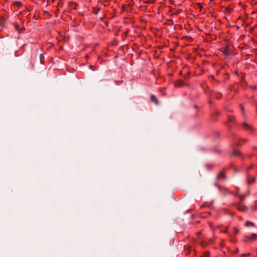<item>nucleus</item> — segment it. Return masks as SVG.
<instances>
[{
  "label": "nucleus",
  "mask_w": 257,
  "mask_h": 257,
  "mask_svg": "<svg viewBox=\"0 0 257 257\" xmlns=\"http://www.w3.org/2000/svg\"><path fill=\"white\" fill-rule=\"evenodd\" d=\"M250 255V253H243L241 255V257H247V256H249Z\"/></svg>",
  "instance_id": "obj_13"
},
{
  "label": "nucleus",
  "mask_w": 257,
  "mask_h": 257,
  "mask_svg": "<svg viewBox=\"0 0 257 257\" xmlns=\"http://www.w3.org/2000/svg\"><path fill=\"white\" fill-rule=\"evenodd\" d=\"M180 82V83H181V84H182V83H183V82L182 81H181Z\"/></svg>",
  "instance_id": "obj_24"
},
{
  "label": "nucleus",
  "mask_w": 257,
  "mask_h": 257,
  "mask_svg": "<svg viewBox=\"0 0 257 257\" xmlns=\"http://www.w3.org/2000/svg\"><path fill=\"white\" fill-rule=\"evenodd\" d=\"M253 149L257 150V147H253Z\"/></svg>",
  "instance_id": "obj_20"
},
{
  "label": "nucleus",
  "mask_w": 257,
  "mask_h": 257,
  "mask_svg": "<svg viewBox=\"0 0 257 257\" xmlns=\"http://www.w3.org/2000/svg\"><path fill=\"white\" fill-rule=\"evenodd\" d=\"M257 239V234L252 233L250 235H245L243 237V241L245 242H251Z\"/></svg>",
  "instance_id": "obj_1"
},
{
  "label": "nucleus",
  "mask_w": 257,
  "mask_h": 257,
  "mask_svg": "<svg viewBox=\"0 0 257 257\" xmlns=\"http://www.w3.org/2000/svg\"><path fill=\"white\" fill-rule=\"evenodd\" d=\"M255 179L254 177L248 176L247 178V183L250 184L254 182Z\"/></svg>",
  "instance_id": "obj_6"
},
{
  "label": "nucleus",
  "mask_w": 257,
  "mask_h": 257,
  "mask_svg": "<svg viewBox=\"0 0 257 257\" xmlns=\"http://www.w3.org/2000/svg\"><path fill=\"white\" fill-rule=\"evenodd\" d=\"M234 118V116H228V121L230 122V121H233Z\"/></svg>",
  "instance_id": "obj_12"
},
{
  "label": "nucleus",
  "mask_w": 257,
  "mask_h": 257,
  "mask_svg": "<svg viewBox=\"0 0 257 257\" xmlns=\"http://www.w3.org/2000/svg\"><path fill=\"white\" fill-rule=\"evenodd\" d=\"M242 126L244 130L248 131L250 134H252L255 131L251 125L246 122L242 123Z\"/></svg>",
  "instance_id": "obj_2"
},
{
  "label": "nucleus",
  "mask_w": 257,
  "mask_h": 257,
  "mask_svg": "<svg viewBox=\"0 0 257 257\" xmlns=\"http://www.w3.org/2000/svg\"><path fill=\"white\" fill-rule=\"evenodd\" d=\"M44 56L43 54H40V62L41 64H44L45 63V61L44 60Z\"/></svg>",
  "instance_id": "obj_8"
},
{
  "label": "nucleus",
  "mask_w": 257,
  "mask_h": 257,
  "mask_svg": "<svg viewBox=\"0 0 257 257\" xmlns=\"http://www.w3.org/2000/svg\"><path fill=\"white\" fill-rule=\"evenodd\" d=\"M17 4V5L19 7H20L21 6H22V3L21 2H16Z\"/></svg>",
  "instance_id": "obj_15"
},
{
  "label": "nucleus",
  "mask_w": 257,
  "mask_h": 257,
  "mask_svg": "<svg viewBox=\"0 0 257 257\" xmlns=\"http://www.w3.org/2000/svg\"><path fill=\"white\" fill-rule=\"evenodd\" d=\"M92 67H93V66H92V65H90V66H89V68H92Z\"/></svg>",
  "instance_id": "obj_22"
},
{
  "label": "nucleus",
  "mask_w": 257,
  "mask_h": 257,
  "mask_svg": "<svg viewBox=\"0 0 257 257\" xmlns=\"http://www.w3.org/2000/svg\"><path fill=\"white\" fill-rule=\"evenodd\" d=\"M194 108L197 110V106L196 105H195L194 106Z\"/></svg>",
  "instance_id": "obj_21"
},
{
  "label": "nucleus",
  "mask_w": 257,
  "mask_h": 257,
  "mask_svg": "<svg viewBox=\"0 0 257 257\" xmlns=\"http://www.w3.org/2000/svg\"><path fill=\"white\" fill-rule=\"evenodd\" d=\"M246 139H239L237 141V142H235V145L237 146H241L244 143L246 142Z\"/></svg>",
  "instance_id": "obj_4"
},
{
  "label": "nucleus",
  "mask_w": 257,
  "mask_h": 257,
  "mask_svg": "<svg viewBox=\"0 0 257 257\" xmlns=\"http://www.w3.org/2000/svg\"><path fill=\"white\" fill-rule=\"evenodd\" d=\"M226 178V176L223 172H220L216 177V179L218 181L224 180Z\"/></svg>",
  "instance_id": "obj_3"
},
{
  "label": "nucleus",
  "mask_w": 257,
  "mask_h": 257,
  "mask_svg": "<svg viewBox=\"0 0 257 257\" xmlns=\"http://www.w3.org/2000/svg\"><path fill=\"white\" fill-rule=\"evenodd\" d=\"M239 198H240V200L242 201L245 198V195H240V196H239Z\"/></svg>",
  "instance_id": "obj_14"
},
{
  "label": "nucleus",
  "mask_w": 257,
  "mask_h": 257,
  "mask_svg": "<svg viewBox=\"0 0 257 257\" xmlns=\"http://www.w3.org/2000/svg\"><path fill=\"white\" fill-rule=\"evenodd\" d=\"M229 53H230L229 51L226 50L225 54L228 55V54H229Z\"/></svg>",
  "instance_id": "obj_17"
},
{
  "label": "nucleus",
  "mask_w": 257,
  "mask_h": 257,
  "mask_svg": "<svg viewBox=\"0 0 257 257\" xmlns=\"http://www.w3.org/2000/svg\"><path fill=\"white\" fill-rule=\"evenodd\" d=\"M237 209L238 210H241V211H244L246 209V207L244 206H241L239 205L237 207Z\"/></svg>",
  "instance_id": "obj_9"
},
{
  "label": "nucleus",
  "mask_w": 257,
  "mask_h": 257,
  "mask_svg": "<svg viewBox=\"0 0 257 257\" xmlns=\"http://www.w3.org/2000/svg\"><path fill=\"white\" fill-rule=\"evenodd\" d=\"M150 97H151V100L152 102H154L156 104H159V101H158L157 98H156V97L155 96V95H154V94H152V95H151Z\"/></svg>",
  "instance_id": "obj_5"
},
{
  "label": "nucleus",
  "mask_w": 257,
  "mask_h": 257,
  "mask_svg": "<svg viewBox=\"0 0 257 257\" xmlns=\"http://www.w3.org/2000/svg\"><path fill=\"white\" fill-rule=\"evenodd\" d=\"M233 154H234V155H239V153H236L235 152H234Z\"/></svg>",
  "instance_id": "obj_18"
},
{
  "label": "nucleus",
  "mask_w": 257,
  "mask_h": 257,
  "mask_svg": "<svg viewBox=\"0 0 257 257\" xmlns=\"http://www.w3.org/2000/svg\"><path fill=\"white\" fill-rule=\"evenodd\" d=\"M99 11V8H93V12L95 15L97 14V13H98Z\"/></svg>",
  "instance_id": "obj_10"
},
{
  "label": "nucleus",
  "mask_w": 257,
  "mask_h": 257,
  "mask_svg": "<svg viewBox=\"0 0 257 257\" xmlns=\"http://www.w3.org/2000/svg\"><path fill=\"white\" fill-rule=\"evenodd\" d=\"M233 234H234V235H236L238 232V229L236 227H233Z\"/></svg>",
  "instance_id": "obj_11"
},
{
  "label": "nucleus",
  "mask_w": 257,
  "mask_h": 257,
  "mask_svg": "<svg viewBox=\"0 0 257 257\" xmlns=\"http://www.w3.org/2000/svg\"><path fill=\"white\" fill-rule=\"evenodd\" d=\"M241 109L243 113H244V108L242 106H241Z\"/></svg>",
  "instance_id": "obj_16"
},
{
  "label": "nucleus",
  "mask_w": 257,
  "mask_h": 257,
  "mask_svg": "<svg viewBox=\"0 0 257 257\" xmlns=\"http://www.w3.org/2000/svg\"><path fill=\"white\" fill-rule=\"evenodd\" d=\"M245 226L246 227H250V226H254L255 224L254 223L250 222L249 221H247L245 222Z\"/></svg>",
  "instance_id": "obj_7"
},
{
  "label": "nucleus",
  "mask_w": 257,
  "mask_h": 257,
  "mask_svg": "<svg viewBox=\"0 0 257 257\" xmlns=\"http://www.w3.org/2000/svg\"><path fill=\"white\" fill-rule=\"evenodd\" d=\"M215 114H216V115H218V112H215Z\"/></svg>",
  "instance_id": "obj_23"
},
{
  "label": "nucleus",
  "mask_w": 257,
  "mask_h": 257,
  "mask_svg": "<svg viewBox=\"0 0 257 257\" xmlns=\"http://www.w3.org/2000/svg\"><path fill=\"white\" fill-rule=\"evenodd\" d=\"M227 229H226L225 230H224V232L226 233V232H227Z\"/></svg>",
  "instance_id": "obj_19"
},
{
  "label": "nucleus",
  "mask_w": 257,
  "mask_h": 257,
  "mask_svg": "<svg viewBox=\"0 0 257 257\" xmlns=\"http://www.w3.org/2000/svg\"><path fill=\"white\" fill-rule=\"evenodd\" d=\"M17 26H18V24H16V29H17Z\"/></svg>",
  "instance_id": "obj_25"
}]
</instances>
